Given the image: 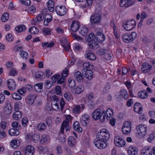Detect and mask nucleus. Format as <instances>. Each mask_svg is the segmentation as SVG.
Listing matches in <instances>:
<instances>
[{"label":"nucleus","instance_id":"nucleus-4","mask_svg":"<svg viewBox=\"0 0 155 155\" xmlns=\"http://www.w3.org/2000/svg\"><path fill=\"white\" fill-rule=\"evenodd\" d=\"M136 23L135 20L133 19L124 20L123 22L124 28L127 31H130L133 29L136 26Z\"/></svg>","mask_w":155,"mask_h":155},{"label":"nucleus","instance_id":"nucleus-27","mask_svg":"<svg viewBox=\"0 0 155 155\" xmlns=\"http://www.w3.org/2000/svg\"><path fill=\"white\" fill-rule=\"evenodd\" d=\"M48 9L50 12H53L54 10V3L52 0H49L47 3Z\"/></svg>","mask_w":155,"mask_h":155},{"label":"nucleus","instance_id":"nucleus-14","mask_svg":"<svg viewBox=\"0 0 155 155\" xmlns=\"http://www.w3.org/2000/svg\"><path fill=\"white\" fill-rule=\"evenodd\" d=\"M141 71L144 73H147L150 71L152 69V66L146 63H143L142 64Z\"/></svg>","mask_w":155,"mask_h":155},{"label":"nucleus","instance_id":"nucleus-2","mask_svg":"<svg viewBox=\"0 0 155 155\" xmlns=\"http://www.w3.org/2000/svg\"><path fill=\"white\" fill-rule=\"evenodd\" d=\"M89 41V45L92 49L94 48V47L98 45L97 42L102 43L105 39L104 35L101 32L99 31L96 33L95 36L92 34H90L88 38Z\"/></svg>","mask_w":155,"mask_h":155},{"label":"nucleus","instance_id":"nucleus-58","mask_svg":"<svg viewBox=\"0 0 155 155\" xmlns=\"http://www.w3.org/2000/svg\"><path fill=\"white\" fill-rule=\"evenodd\" d=\"M26 89L25 87H23L19 89L17 91L18 93L20 95H22L23 93H25L26 92Z\"/></svg>","mask_w":155,"mask_h":155},{"label":"nucleus","instance_id":"nucleus-51","mask_svg":"<svg viewBox=\"0 0 155 155\" xmlns=\"http://www.w3.org/2000/svg\"><path fill=\"white\" fill-rule=\"evenodd\" d=\"M131 130V127L122 128V131L123 134H127L129 133Z\"/></svg>","mask_w":155,"mask_h":155},{"label":"nucleus","instance_id":"nucleus-1","mask_svg":"<svg viewBox=\"0 0 155 155\" xmlns=\"http://www.w3.org/2000/svg\"><path fill=\"white\" fill-rule=\"evenodd\" d=\"M97 139L94 140L95 146L98 148L104 149L107 145V141L110 138V134L107 129H103L100 130L96 136Z\"/></svg>","mask_w":155,"mask_h":155},{"label":"nucleus","instance_id":"nucleus-3","mask_svg":"<svg viewBox=\"0 0 155 155\" xmlns=\"http://www.w3.org/2000/svg\"><path fill=\"white\" fill-rule=\"evenodd\" d=\"M92 115L94 120L100 119L101 121L103 122L105 120L106 117V111L104 110L102 112L100 109L98 108L93 112Z\"/></svg>","mask_w":155,"mask_h":155},{"label":"nucleus","instance_id":"nucleus-62","mask_svg":"<svg viewBox=\"0 0 155 155\" xmlns=\"http://www.w3.org/2000/svg\"><path fill=\"white\" fill-rule=\"evenodd\" d=\"M21 3L23 5L26 6L30 5L31 2L30 0H20Z\"/></svg>","mask_w":155,"mask_h":155},{"label":"nucleus","instance_id":"nucleus-34","mask_svg":"<svg viewBox=\"0 0 155 155\" xmlns=\"http://www.w3.org/2000/svg\"><path fill=\"white\" fill-rule=\"evenodd\" d=\"M106 114L107 116L106 117V119L107 120H110V118L112 117L113 115V110L111 108L108 109L106 111Z\"/></svg>","mask_w":155,"mask_h":155},{"label":"nucleus","instance_id":"nucleus-35","mask_svg":"<svg viewBox=\"0 0 155 155\" xmlns=\"http://www.w3.org/2000/svg\"><path fill=\"white\" fill-rule=\"evenodd\" d=\"M138 95L142 99H145L148 96L147 92L145 90L139 92Z\"/></svg>","mask_w":155,"mask_h":155},{"label":"nucleus","instance_id":"nucleus-9","mask_svg":"<svg viewBox=\"0 0 155 155\" xmlns=\"http://www.w3.org/2000/svg\"><path fill=\"white\" fill-rule=\"evenodd\" d=\"M55 11L56 12L58 15L63 16L66 14L67 12V9L64 6L58 5L56 7Z\"/></svg>","mask_w":155,"mask_h":155},{"label":"nucleus","instance_id":"nucleus-16","mask_svg":"<svg viewBox=\"0 0 155 155\" xmlns=\"http://www.w3.org/2000/svg\"><path fill=\"white\" fill-rule=\"evenodd\" d=\"M7 86L9 89L13 91L16 88V84L15 82L12 79H9L7 81Z\"/></svg>","mask_w":155,"mask_h":155},{"label":"nucleus","instance_id":"nucleus-38","mask_svg":"<svg viewBox=\"0 0 155 155\" xmlns=\"http://www.w3.org/2000/svg\"><path fill=\"white\" fill-rule=\"evenodd\" d=\"M84 87L82 85H79L77 87L75 90V92L77 94H80L84 90Z\"/></svg>","mask_w":155,"mask_h":155},{"label":"nucleus","instance_id":"nucleus-12","mask_svg":"<svg viewBox=\"0 0 155 155\" xmlns=\"http://www.w3.org/2000/svg\"><path fill=\"white\" fill-rule=\"evenodd\" d=\"M89 116L87 114L82 115L80 119V122L81 124L84 127H86L89 123Z\"/></svg>","mask_w":155,"mask_h":155},{"label":"nucleus","instance_id":"nucleus-49","mask_svg":"<svg viewBox=\"0 0 155 155\" xmlns=\"http://www.w3.org/2000/svg\"><path fill=\"white\" fill-rule=\"evenodd\" d=\"M74 50L75 51H79L82 50V46L78 43H76L74 46Z\"/></svg>","mask_w":155,"mask_h":155},{"label":"nucleus","instance_id":"nucleus-53","mask_svg":"<svg viewBox=\"0 0 155 155\" xmlns=\"http://www.w3.org/2000/svg\"><path fill=\"white\" fill-rule=\"evenodd\" d=\"M64 97L66 100L68 101H70L71 99L70 93L69 92H67L64 94Z\"/></svg>","mask_w":155,"mask_h":155},{"label":"nucleus","instance_id":"nucleus-39","mask_svg":"<svg viewBox=\"0 0 155 155\" xmlns=\"http://www.w3.org/2000/svg\"><path fill=\"white\" fill-rule=\"evenodd\" d=\"M83 67L84 68H86L88 70L92 69L94 68V66L92 64L90 63L89 62H85L83 64Z\"/></svg>","mask_w":155,"mask_h":155},{"label":"nucleus","instance_id":"nucleus-7","mask_svg":"<svg viewBox=\"0 0 155 155\" xmlns=\"http://www.w3.org/2000/svg\"><path fill=\"white\" fill-rule=\"evenodd\" d=\"M136 129L139 134L141 137L144 136L147 133V127L145 125L140 124L137 127Z\"/></svg>","mask_w":155,"mask_h":155},{"label":"nucleus","instance_id":"nucleus-42","mask_svg":"<svg viewBox=\"0 0 155 155\" xmlns=\"http://www.w3.org/2000/svg\"><path fill=\"white\" fill-rule=\"evenodd\" d=\"M20 55L22 58L24 59H26L28 57V53L25 51H20Z\"/></svg>","mask_w":155,"mask_h":155},{"label":"nucleus","instance_id":"nucleus-37","mask_svg":"<svg viewBox=\"0 0 155 155\" xmlns=\"http://www.w3.org/2000/svg\"><path fill=\"white\" fill-rule=\"evenodd\" d=\"M36 98V96L35 95L31 94L27 97V100L29 101V104H32Z\"/></svg>","mask_w":155,"mask_h":155},{"label":"nucleus","instance_id":"nucleus-43","mask_svg":"<svg viewBox=\"0 0 155 155\" xmlns=\"http://www.w3.org/2000/svg\"><path fill=\"white\" fill-rule=\"evenodd\" d=\"M29 31L31 34H36L39 32V30L35 27H32L29 29Z\"/></svg>","mask_w":155,"mask_h":155},{"label":"nucleus","instance_id":"nucleus-6","mask_svg":"<svg viewBox=\"0 0 155 155\" xmlns=\"http://www.w3.org/2000/svg\"><path fill=\"white\" fill-rule=\"evenodd\" d=\"M71 119V117L70 115H67L66 116V119L65 121H64L62 123L61 127V132L63 133L64 129H65L66 131L69 130L70 129L68 123L69 120Z\"/></svg>","mask_w":155,"mask_h":155},{"label":"nucleus","instance_id":"nucleus-30","mask_svg":"<svg viewBox=\"0 0 155 155\" xmlns=\"http://www.w3.org/2000/svg\"><path fill=\"white\" fill-rule=\"evenodd\" d=\"M9 134L12 136H17L19 134L18 129L15 128H11L9 131Z\"/></svg>","mask_w":155,"mask_h":155},{"label":"nucleus","instance_id":"nucleus-11","mask_svg":"<svg viewBox=\"0 0 155 155\" xmlns=\"http://www.w3.org/2000/svg\"><path fill=\"white\" fill-rule=\"evenodd\" d=\"M51 79L54 82H57L58 84H62L64 82L65 78L60 74H57L51 77Z\"/></svg>","mask_w":155,"mask_h":155},{"label":"nucleus","instance_id":"nucleus-57","mask_svg":"<svg viewBox=\"0 0 155 155\" xmlns=\"http://www.w3.org/2000/svg\"><path fill=\"white\" fill-rule=\"evenodd\" d=\"M55 150L57 151V153L58 154H60L62 153V150L61 146L60 145H57Z\"/></svg>","mask_w":155,"mask_h":155},{"label":"nucleus","instance_id":"nucleus-29","mask_svg":"<svg viewBox=\"0 0 155 155\" xmlns=\"http://www.w3.org/2000/svg\"><path fill=\"white\" fill-rule=\"evenodd\" d=\"M76 140L74 137H69L68 140V143L69 145L72 147H75L76 144Z\"/></svg>","mask_w":155,"mask_h":155},{"label":"nucleus","instance_id":"nucleus-5","mask_svg":"<svg viewBox=\"0 0 155 155\" xmlns=\"http://www.w3.org/2000/svg\"><path fill=\"white\" fill-rule=\"evenodd\" d=\"M137 36V34L135 32L131 33H128L124 34L122 37L123 41L126 43H128L134 41Z\"/></svg>","mask_w":155,"mask_h":155},{"label":"nucleus","instance_id":"nucleus-23","mask_svg":"<svg viewBox=\"0 0 155 155\" xmlns=\"http://www.w3.org/2000/svg\"><path fill=\"white\" fill-rule=\"evenodd\" d=\"M79 28V25L78 22L76 21L72 22L71 26V30L74 32L77 31Z\"/></svg>","mask_w":155,"mask_h":155},{"label":"nucleus","instance_id":"nucleus-21","mask_svg":"<svg viewBox=\"0 0 155 155\" xmlns=\"http://www.w3.org/2000/svg\"><path fill=\"white\" fill-rule=\"evenodd\" d=\"M74 76L78 82L82 81L84 78L83 75L79 71H76L74 74Z\"/></svg>","mask_w":155,"mask_h":155},{"label":"nucleus","instance_id":"nucleus-54","mask_svg":"<svg viewBox=\"0 0 155 155\" xmlns=\"http://www.w3.org/2000/svg\"><path fill=\"white\" fill-rule=\"evenodd\" d=\"M42 32L44 35H48L51 34V31L48 28H44L42 29Z\"/></svg>","mask_w":155,"mask_h":155},{"label":"nucleus","instance_id":"nucleus-25","mask_svg":"<svg viewBox=\"0 0 155 155\" xmlns=\"http://www.w3.org/2000/svg\"><path fill=\"white\" fill-rule=\"evenodd\" d=\"M12 112V108L11 105L7 104L4 107V113L7 115H10Z\"/></svg>","mask_w":155,"mask_h":155},{"label":"nucleus","instance_id":"nucleus-40","mask_svg":"<svg viewBox=\"0 0 155 155\" xmlns=\"http://www.w3.org/2000/svg\"><path fill=\"white\" fill-rule=\"evenodd\" d=\"M49 136L46 134H44L42 136L40 142L41 143H46L49 142Z\"/></svg>","mask_w":155,"mask_h":155},{"label":"nucleus","instance_id":"nucleus-46","mask_svg":"<svg viewBox=\"0 0 155 155\" xmlns=\"http://www.w3.org/2000/svg\"><path fill=\"white\" fill-rule=\"evenodd\" d=\"M69 86L71 88H73L75 85V81L74 79L69 78L68 80Z\"/></svg>","mask_w":155,"mask_h":155},{"label":"nucleus","instance_id":"nucleus-18","mask_svg":"<svg viewBox=\"0 0 155 155\" xmlns=\"http://www.w3.org/2000/svg\"><path fill=\"white\" fill-rule=\"evenodd\" d=\"M127 152L129 155H136L138 152V149L136 147L130 146L128 147Z\"/></svg>","mask_w":155,"mask_h":155},{"label":"nucleus","instance_id":"nucleus-10","mask_svg":"<svg viewBox=\"0 0 155 155\" xmlns=\"http://www.w3.org/2000/svg\"><path fill=\"white\" fill-rule=\"evenodd\" d=\"M101 19V15L99 13H96L91 15L90 21L92 23L97 24L100 22Z\"/></svg>","mask_w":155,"mask_h":155},{"label":"nucleus","instance_id":"nucleus-47","mask_svg":"<svg viewBox=\"0 0 155 155\" xmlns=\"http://www.w3.org/2000/svg\"><path fill=\"white\" fill-rule=\"evenodd\" d=\"M88 32V29L86 27H83L81 28L80 31V34L82 36H85L87 34Z\"/></svg>","mask_w":155,"mask_h":155},{"label":"nucleus","instance_id":"nucleus-55","mask_svg":"<svg viewBox=\"0 0 155 155\" xmlns=\"http://www.w3.org/2000/svg\"><path fill=\"white\" fill-rule=\"evenodd\" d=\"M12 95V97L15 100H20L22 98L21 96L16 93H13Z\"/></svg>","mask_w":155,"mask_h":155},{"label":"nucleus","instance_id":"nucleus-31","mask_svg":"<svg viewBox=\"0 0 155 155\" xmlns=\"http://www.w3.org/2000/svg\"><path fill=\"white\" fill-rule=\"evenodd\" d=\"M15 29L17 32L21 33L26 30V27L24 25H21L16 26Z\"/></svg>","mask_w":155,"mask_h":155},{"label":"nucleus","instance_id":"nucleus-59","mask_svg":"<svg viewBox=\"0 0 155 155\" xmlns=\"http://www.w3.org/2000/svg\"><path fill=\"white\" fill-rule=\"evenodd\" d=\"M26 89L25 87H23L19 89L17 91L18 93L20 95H22L23 93H25L26 92Z\"/></svg>","mask_w":155,"mask_h":155},{"label":"nucleus","instance_id":"nucleus-50","mask_svg":"<svg viewBox=\"0 0 155 155\" xmlns=\"http://www.w3.org/2000/svg\"><path fill=\"white\" fill-rule=\"evenodd\" d=\"M127 0H120V5L121 7L127 8Z\"/></svg>","mask_w":155,"mask_h":155},{"label":"nucleus","instance_id":"nucleus-63","mask_svg":"<svg viewBox=\"0 0 155 155\" xmlns=\"http://www.w3.org/2000/svg\"><path fill=\"white\" fill-rule=\"evenodd\" d=\"M71 34L72 35V36L74 38V39L76 40H78V41H81L83 39L82 38H81L79 36L74 33H72Z\"/></svg>","mask_w":155,"mask_h":155},{"label":"nucleus","instance_id":"nucleus-24","mask_svg":"<svg viewBox=\"0 0 155 155\" xmlns=\"http://www.w3.org/2000/svg\"><path fill=\"white\" fill-rule=\"evenodd\" d=\"M15 111L13 114L12 117L15 120H18L21 118L22 116V114L20 111L18 110Z\"/></svg>","mask_w":155,"mask_h":155},{"label":"nucleus","instance_id":"nucleus-33","mask_svg":"<svg viewBox=\"0 0 155 155\" xmlns=\"http://www.w3.org/2000/svg\"><path fill=\"white\" fill-rule=\"evenodd\" d=\"M30 139L32 138L34 141L35 143H37L39 141L40 138L39 134H35L33 135L30 136L28 135Z\"/></svg>","mask_w":155,"mask_h":155},{"label":"nucleus","instance_id":"nucleus-41","mask_svg":"<svg viewBox=\"0 0 155 155\" xmlns=\"http://www.w3.org/2000/svg\"><path fill=\"white\" fill-rule=\"evenodd\" d=\"M59 103L58 102H55V101H52L51 107L54 110H58L59 109Z\"/></svg>","mask_w":155,"mask_h":155},{"label":"nucleus","instance_id":"nucleus-8","mask_svg":"<svg viewBox=\"0 0 155 155\" xmlns=\"http://www.w3.org/2000/svg\"><path fill=\"white\" fill-rule=\"evenodd\" d=\"M114 142L116 145L119 147H124L126 143L124 140L119 136H117L114 138Z\"/></svg>","mask_w":155,"mask_h":155},{"label":"nucleus","instance_id":"nucleus-36","mask_svg":"<svg viewBox=\"0 0 155 155\" xmlns=\"http://www.w3.org/2000/svg\"><path fill=\"white\" fill-rule=\"evenodd\" d=\"M20 142L18 140L14 139L11 141V145L14 148H17L20 145Z\"/></svg>","mask_w":155,"mask_h":155},{"label":"nucleus","instance_id":"nucleus-13","mask_svg":"<svg viewBox=\"0 0 155 155\" xmlns=\"http://www.w3.org/2000/svg\"><path fill=\"white\" fill-rule=\"evenodd\" d=\"M88 69L86 68H83L82 73L86 78L91 80L93 78V72L91 70Z\"/></svg>","mask_w":155,"mask_h":155},{"label":"nucleus","instance_id":"nucleus-44","mask_svg":"<svg viewBox=\"0 0 155 155\" xmlns=\"http://www.w3.org/2000/svg\"><path fill=\"white\" fill-rule=\"evenodd\" d=\"M46 127L45 123H41L38 125L37 128L39 130L42 131L45 130L46 128Z\"/></svg>","mask_w":155,"mask_h":155},{"label":"nucleus","instance_id":"nucleus-60","mask_svg":"<svg viewBox=\"0 0 155 155\" xmlns=\"http://www.w3.org/2000/svg\"><path fill=\"white\" fill-rule=\"evenodd\" d=\"M6 38L8 41H13L14 37L12 34H8L6 35Z\"/></svg>","mask_w":155,"mask_h":155},{"label":"nucleus","instance_id":"nucleus-32","mask_svg":"<svg viewBox=\"0 0 155 155\" xmlns=\"http://www.w3.org/2000/svg\"><path fill=\"white\" fill-rule=\"evenodd\" d=\"M73 127L75 130L78 132L79 133H81L82 131V129L80 127L79 123L78 121H75L73 124Z\"/></svg>","mask_w":155,"mask_h":155},{"label":"nucleus","instance_id":"nucleus-20","mask_svg":"<svg viewBox=\"0 0 155 155\" xmlns=\"http://www.w3.org/2000/svg\"><path fill=\"white\" fill-rule=\"evenodd\" d=\"M85 55L87 58L93 61L96 59L95 55L90 50L86 51Z\"/></svg>","mask_w":155,"mask_h":155},{"label":"nucleus","instance_id":"nucleus-26","mask_svg":"<svg viewBox=\"0 0 155 155\" xmlns=\"http://www.w3.org/2000/svg\"><path fill=\"white\" fill-rule=\"evenodd\" d=\"M43 83H39L36 84L34 85V88L35 91L40 92L43 91Z\"/></svg>","mask_w":155,"mask_h":155},{"label":"nucleus","instance_id":"nucleus-15","mask_svg":"<svg viewBox=\"0 0 155 155\" xmlns=\"http://www.w3.org/2000/svg\"><path fill=\"white\" fill-rule=\"evenodd\" d=\"M35 149L33 147L29 145L26 146L25 149V155H33L35 152Z\"/></svg>","mask_w":155,"mask_h":155},{"label":"nucleus","instance_id":"nucleus-17","mask_svg":"<svg viewBox=\"0 0 155 155\" xmlns=\"http://www.w3.org/2000/svg\"><path fill=\"white\" fill-rule=\"evenodd\" d=\"M84 108V106L83 104L75 105L73 108V111L74 113H79L82 111Z\"/></svg>","mask_w":155,"mask_h":155},{"label":"nucleus","instance_id":"nucleus-56","mask_svg":"<svg viewBox=\"0 0 155 155\" xmlns=\"http://www.w3.org/2000/svg\"><path fill=\"white\" fill-rule=\"evenodd\" d=\"M9 75L12 76H15L17 74V71L14 68H11L10 70L9 73Z\"/></svg>","mask_w":155,"mask_h":155},{"label":"nucleus","instance_id":"nucleus-52","mask_svg":"<svg viewBox=\"0 0 155 155\" xmlns=\"http://www.w3.org/2000/svg\"><path fill=\"white\" fill-rule=\"evenodd\" d=\"M108 51L106 49L101 48L97 52V54L99 55H102L105 54Z\"/></svg>","mask_w":155,"mask_h":155},{"label":"nucleus","instance_id":"nucleus-28","mask_svg":"<svg viewBox=\"0 0 155 155\" xmlns=\"http://www.w3.org/2000/svg\"><path fill=\"white\" fill-rule=\"evenodd\" d=\"M119 96L122 97L124 98L125 100H127L128 98V94L126 90L122 89H121Z\"/></svg>","mask_w":155,"mask_h":155},{"label":"nucleus","instance_id":"nucleus-48","mask_svg":"<svg viewBox=\"0 0 155 155\" xmlns=\"http://www.w3.org/2000/svg\"><path fill=\"white\" fill-rule=\"evenodd\" d=\"M53 85L52 82L50 81H46L45 83V88L47 89H50Z\"/></svg>","mask_w":155,"mask_h":155},{"label":"nucleus","instance_id":"nucleus-22","mask_svg":"<svg viewBox=\"0 0 155 155\" xmlns=\"http://www.w3.org/2000/svg\"><path fill=\"white\" fill-rule=\"evenodd\" d=\"M141 155H152L150 147L146 146L143 148L141 150Z\"/></svg>","mask_w":155,"mask_h":155},{"label":"nucleus","instance_id":"nucleus-64","mask_svg":"<svg viewBox=\"0 0 155 155\" xmlns=\"http://www.w3.org/2000/svg\"><path fill=\"white\" fill-rule=\"evenodd\" d=\"M12 126L13 128L19 129L20 127V125L19 124L18 122L15 121L13 122L12 123Z\"/></svg>","mask_w":155,"mask_h":155},{"label":"nucleus","instance_id":"nucleus-61","mask_svg":"<svg viewBox=\"0 0 155 155\" xmlns=\"http://www.w3.org/2000/svg\"><path fill=\"white\" fill-rule=\"evenodd\" d=\"M69 71L67 68H65L63 71L62 73V77L64 78V77L67 76L68 74Z\"/></svg>","mask_w":155,"mask_h":155},{"label":"nucleus","instance_id":"nucleus-45","mask_svg":"<svg viewBox=\"0 0 155 155\" xmlns=\"http://www.w3.org/2000/svg\"><path fill=\"white\" fill-rule=\"evenodd\" d=\"M9 19V14L8 13H4L2 16L1 19L3 22L6 21Z\"/></svg>","mask_w":155,"mask_h":155},{"label":"nucleus","instance_id":"nucleus-19","mask_svg":"<svg viewBox=\"0 0 155 155\" xmlns=\"http://www.w3.org/2000/svg\"><path fill=\"white\" fill-rule=\"evenodd\" d=\"M134 109L135 112L139 114H141L142 113V107L139 103H136L134 104Z\"/></svg>","mask_w":155,"mask_h":155}]
</instances>
